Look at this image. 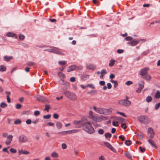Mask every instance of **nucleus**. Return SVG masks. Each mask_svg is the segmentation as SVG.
I'll list each match as a JSON object with an SVG mask.
<instances>
[{"label":"nucleus","mask_w":160,"mask_h":160,"mask_svg":"<svg viewBox=\"0 0 160 160\" xmlns=\"http://www.w3.org/2000/svg\"><path fill=\"white\" fill-rule=\"evenodd\" d=\"M22 107V105L20 104H17L16 105V108L17 109H20Z\"/></svg>","instance_id":"nucleus-53"},{"label":"nucleus","mask_w":160,"mask_h":160,"mask_svg":"<svg viewBox=\"0 0 160 160\" xmlns=\"http://www.w3.org/2000/svg\"><path fill=\"white\" fill-rule=\"evenodd\" d=\"M70 84L69 83H66L64 85L63 89L64 90H66L69 87Z\"/></svg>","instance_id":"nucleus-21"},{"label":"nucleus","mask_w":160,"mask_h":160,"mask_svg":"<svg viewBox=\"0 0 160 160\" xmlns=\"http://www.w3.org/2000/svg\"><path fill=\"white\" fill-rule=\"evenodd\" d=\"M58 134H62V135H65L67 134H69L68 131L60 132L58 133Z\"/></svg>","instance_id":"nucleus-37"},{"label":"nucleus","mask_w":160,"mask_h":160,"mask_svg":"<svg viewBox=\"0 0 160 160\" xmlns=\"http://www.w3.org/2000/svg\"><path fill=\"white\" fill-rule=\"evenodd\" d=\"M143 87L144 85H140L139 86V88H138V89L136 91V92L138 93L140 92Z\"/></svg>","instance_id":"nucleus-18"},{"label":"nucleus","mask_w":160,"mask_h":160,"mask_svg":"<svg viewBox=\"0 0 160 160\" xmlns=\"http://www.w3.org/2000/svg\"><path fill=\"white\" fill-rule=\"evenodd\" d=\"M24 38H25L24 36L23 35H22V34H20L19 36V38L20 39H21V40H22L24 39Z\"/></svg>","instance_id":"nucleus-49"},{"label":"nucleus","mask_w":160,"mask_h":160,"mask_svg":"<svg viewBox=\"0 0 160 160\" xmlns=\"http://www.w3.org/2000/svg\"><path fill=\"white\" fill-rule=\"evenodd\" d=\"M12 58V56L8 57L5 56L4 57V59L6 61H9Z\"/></svg>","instance_id":"nucleus-22"},{"label":"nucleus","mask_w":160,"mask_h":160,"mask_svg":"<svg viewBox=\"0 0 160 160\" xmlns=\"http://www.w3.org/2000/svg\"><path fill=\"white\" fill-rule=\"evenodd\" d=\"M118 122H113L112 123V125L114 126L118 127Z\"/></svg>","instance_id":"nucleus-60"},{"label":"nucleus","mask_w":160,"mask_h":160,"mask_svg":"<svg viewBox=\"0 0 160 160\" xmlns=\"http://www.w3.org/2000/svg\"><path fill=\"white\" fill-rule=\"evenodd\" d=\"M125 143L127 145L129 146L131 144V142L130 140H126Z\"/></svg>","instance_id":"nucleus-38"},{"label":"nucleus","mask_w":160,"mask_h":160,"mask_svg":"<svg viewBox=\"0 0 160 160\" xmlns=\"http://www.w3.org/2000/svg\"><path fill=\"white\" fill-rule=\"evenodd\" d=\"M98 132L99 134H102L104 133V131L102 129H100L98 130Z\"/></svg>","instance_id":"nucleus-45"},{"label":"nucleus","mask_w":160,"mask_h":160,"mask_svg":"<svg viewBox=\"0 0 160 160\" xmlns=\"http://www.w3.org/2000/svg\"><path fill=\"white\" fill-rule=\"evenodd\" d=\"M58 75L60 78H61V80L63 81L65 77L64 74L61 72H59L58 73Z\"/></svg>","instance_id":"nucleus-20"},{"label":"nucleus","mask_w":160,"mask_h":160,"mask_svg":"<svg viewBox=\"0 0 160 160\" xmlns=\"http://www.w3.org/2000/svg\"><path fill=\"white\" fill-rule=\"evenodd\" d=\"M40 114V112L39 111H36L34 112V115L35 116H37L39 115Z\"/></svg>","instance_id":"nucleus-52"},{"label":"nucleus","mask_w":160,"mask_h":160,"mask_svg":"<svg viewBox=\"0 0 160 160\" xmlns=\"http://www.w3.org/2000/svg\"><path fill=\"white\" fill-rule=\"evenodd\" d=\"M132 84V82L131 81H129L125 82V84L127 86H129Z\"/></svg>","instance_id":"nucleus-46"},{"label":"nucleus","mask_w":160,"mask_h":160,"mask_svg":"<svg viewBox=\"0 0 160 160\" xmlns=\"http://www.w3.org/2000/svg\"><path fill=\"white\" fill-rule=\"evenodd\" d=\"M107 117L103 116H101L100 117H99L97 116L94 115L91 119L96 122H101L102 119H107Z\"/></svg>","instance_id":"nucleus-5"},{"label":"nucleus","mask_w":160,"mask_h":160,"mask_svg":"<svg viewBox=\"0 0 160 160\" xmlns=\"http://www.w3.org/2000/svg\"><path fill=\"white\" fill-rule=\"evenodd\" d=\"M64 94L67 98L71 100H75L76 99V95L70 92H64Z\"/></svg>","instance_id":"nucleus-4"},{"label":"nucleus","mask_w":160,"mask_h":160,"mask_svg":"<svg viewBox=\"0 0 160 160\" xmlns=\"http://www.w3.org/2000/svg\"><path fill=\"white\" fill-rule=\"evenodd\" d=\"M32 121L31 120L28 119L26 121V123L27 124H29L31 123Z\"/></svg>","instance_id":"nucleus-63"},{"label":"nucleus","mask_w":160,"mask_h":160,"mask_svg":"<svg viewBox=\"0 0 160 160\" xmlns=\"http://www.w3.org/2000/svg\"><path fill=\"white\" fill-rule=\"evenodd\" d=\"M107 73V71L105 69H102L100 72L101 75L100 76V78L102 79L103 78V77L105 74Z\"/></svg>","instance_id":"nucleus-15"},{"label":"nucleus","mask_w":160,"mask_h":160,"mask_svg":"<svg viewBox=\"0 0 160 160\" xmlns=\"http://www.w3.org/2000/svg\"><path fill=\"white\" fill-rule=\"evenodd\" d=\"M53 49L52 50V52L57 54H62V52L60 49H59L57 48L53 47Z\"/></svg>","instance_id":"nucleus-12"},{"label":"nucleus","mask_w":160,"mask_h":160,"mask_svg":"<svg viewBox=\"0 0 160 160\" xmlns=\"http://www.w3.org/2000/svg\"><path fill=\"white\" fill-rule=\"evenodd\" d=\"M121 127L122 128H123L124 129H125L127 128V126L125 123H122L121 124Z\"/></svg>","instance_id":"nucleus-59"},{"label":"nucleus","mask_w":160,"mask_h":160,"mask_svg":"<svg viewBox=\"0 0 160 160\" xmlns=\"http://www.w3.org/2000/svg\"><path fill=\"white\" fill-rule=\"evenodd\" d=\"M73 123L76 125V128H80L82 126V123L81 121L75 120L73 122Z\"/></svg>","instance_id":"nucleus-9"},{"label":"nucleus","mask_w":160,"mask_h":160,"mask_svg":"<svg viewBox=\"0 0 160 160\" xmlns=\"http://www.w3.org/2000/svg\"><path fill=\"white\" fill-rule=\"evenodd\" d=\"M89 78V76L87 75H83L82 77V78L83 80H86L88 78Z\"/></svg>","instance_id":"nucleus-31"},{"label":"nucleus","mask_w":160,"mask_h":160,"mask_svg":"<svg viewBox=\"0 0 160 160\" xmlns=\"http://www.w3.org/2000/svg\"><path fill=\"white\" fill-rule=\"evenodd\" d=\"M93 109L96 112L106 115H109L112 113V111L110 110L100 108H96L95 106L93 107Z\"/></svg>","instance_id":"nucleus-2"},{"label":"nucleus","mask_w":160,"mask_h":160,"mask_svg":"<svg viewBox=\"0 0 160 160\" xmlns=\"http://www.w3.org/2000/svg\"><path fill=\"white\" fill-rule=\"evenodd\" d=\"M159 107H160V102L155 105V109L157 110Z\"/></svg>","instance_id":"nucleus-51"},{"label":"nucleus","mask_w":160,"mask_h":160,"mask_svg":"<svg viewBox=\"0 0 160 160\" xmlns=\"http://www.w3.org/2000/svg\"><path fill=\"white\" fill-rule=\"evenodd\" d=\"M111 82L114 84V87L116 88L118 86V83L116 81H114L112 79L111 80Z\"/></svg>","instance_id":"nucleus-26"},{"label":"nucleus","mask_w":160,"mask_h":160,"mask_svg":"<svg viewBox=\"0 0 160 160\" xmlns=\"http://www.w3.org/2000/svg\"><path fill=\"white\" fill-rule=\"evenodd\" d=\"M139 149L142 152H143L145 151V148H142L141 146H140L139 148Z\"/></svg>","instance_id":"nucleus-44"},{"label":"nucleus","mask_w":160,"mask_h":160,"mask_svg":"<svg viewBox=\"0 0 160 160\" xmlns=\"http://www.w3.org/2000/svg\"><path fill=\"white\" fill-rule=\"evenodd\" d=\"M125 155L128 158L130 159H132V157L129 152L125 153Z\"/></svg>","instance_id":"nucleus-25"},{"label":"nucleus","mask_w":160,"mask_h":160,"mask_svg":"<svg viewBox=\"0 0 160 160\" xmlns=\"http://www.w3.org/2000/svg\"><path fill=\"white\" fill-rule=\"evenodd\" d=\"M89 117L90 119H91L94 116L93 115V112L91 111H89Z\"/></svg>","instance_id":"nucleus-40"},{"label":"nucleus","mask_w":160,"mask_h":160,"mask_svg":"<svg viewBox=\"0 0 160 160\" xmlns=\"http://www.w3.org/2000/svg\"><path fill=\"white\" fill-rule=\"evenodd\" d=\"M88 86L92 89H94L95 88V86L94 85L92 84H88Z\"/></svg>","instance_id":"nucleus-62"},{"label":"nucleus","mask_w":160,"mask_h":160,"mask_svg":"<svg viewBox=\"0 0 160 160\" xmlns=\"http://www.w3.org/2000/svg\"><path fill=\"white\" fill-rule=\"evenodd\" d=\"M126 99H123L119 101L118 102L119 103L125 106H129L131 104V102L128 100V97H126Z\"/></svg>","instance_id":"nucleus-6"},{"label":"nucleus","mask_w":160,"mask_h":160,"mask_svg":"<svg viewBox=\"0 0 160 160\" xmlns=\"http://www.w3.org/2000/svg\"><path fill=\"white\" fill-rule=\"evenodd\" d=\"M149 143L152 145V146L155 148H157V146L156 145L155 142L151 139H149L148 140Z\"/></svg>","instance_id":"nucleus-14"},{"label":"nucleus","mask_w":160,"mask_h":160,"mask_svg":"<svg viewBox=\"0 0 160 160\" xmlns=\"http://www.w3.org/2000/svg\"><path fill=\"white\" fill-rule=\"evenodd\" d=\"M148 133H150L154 132L153 129L151 128H148Z\"/></svg>","instance_id":"nucleus-55"},{"label":"nucleus","mask_w":160,"mask_h":160,"mask_svg":"<svg viewBox=\"0 0 160 160\" xmlns=\"http://www.w3.org/2000/svg\"><path fill=\"white\" fill-rule=\"evenodd\" d=\"M62 148L63 149H65L67 148V145L66 144L63 143L62 145Z\"/></svg>","instance_id":"nucleus-58"},{"label":"nucleus","mask_w":160,"mask_h":160,"mask_svg":"<svg viewBox=\"0 0 160 160\" xmlns=\"http://www.w3.org/2000/svg\"><path fill=\"white\" fill-rule=\"evenodd\" d=\"M146 100L147 102H149L152 101V99L151 96H148L147 97Z\"/></svg>","instance_id":"nucleus-32"},{"label":"nucleus","mask_w":160,"mask_h":160,"mask_svg":"<svg viewBox=\"0 0 160 160\" xmlns=\"http://www.w3.org/2000/svg\"><path fill=\"white\" fill-rule=\"evenodd\" d=\"M99 160H105V158L103 156H101L99 158Z\"/></svg>","instance_id":"nucleus-64"},{"label":"nucleus","mask_w":160,"mask_h":160,"mask_svg":"<svg viewBox=\"0 0 160 160\" xmlns=\"http://www.w3.org/2000/svg\"><path fill=\"white\" fill-rule=\"evenodd\" d=\"M12 138L13 136L12 135H10L8 136L7 140L5 141V143L7 145L10 144L12 140Z\"/></svg>","instance_id":"nucleus-11"},{"label":"nucleus","mask_w":160,"mask_h":160,"mask_svg":"<svg viewBox=\"0 0 160 160\" xmlns=\"http://www.w3.org/2000/svg\"><path fill=\"white\" fill-rule=\"evenodd\" d=\"M104 143L105 145L111 151H115L114 148L109 143L107 142H104Z\"/></svg>","instance_id":"nucleus-13"},{"label":"nucleus","mask_w":160,"mask_h":160,"mask_svg":"<svg viewBox=\"0 0 160 160\" xmlns=\"http://www.w3.org/2000/svg\"><path fill=\"white\" fill-rule=\"evenodd\" d=\"M50 108V106L48 104H46L45 105V108L44 110L47 111V112L48 111L49 109Z\"/></svg>","instance_id":"nucleus-35"},{"label":"nucleus","mask_w":160,"mask_h":160,"mask_svg":"<svg viewBox=\"0 0 160 160\" xmlns=\"http://www.w3.org/2000/svg\"><path fill=\"white\" fill-rule=\"evenodd\" d=\"M7 106V104L6 103L4 102H1L0 105V107L2 108H4L5 107H6Z\"/></svg>","instance_id":"nucleus-27"},{"label":"nucleus","mask_w":160,"mask_h":160,"mask_svg":"<svg viewBox=\"0 0 160 160\" xmlns=\"http://www.w3.org/2000/svg\"><path fill=\"white\" fill-rule=\"evenodd\" d=\"M21 123V121L19 119H17L14 122V124H15L17 125V124H20Z\"/></svg>","instance_id":"nucleus-29"},{"label":"nucleus","mask_w":160,"mask_h":160,"mask_svg":"<svg viewBox=\"0 0 160 160\" xmlns=\"http://www.w3.org/2000/svg\"><path fill=\"white\" fill-rule=\"evenodd\" d=\"M58 63L60 65H63L65 64L66 62L64 61H59L58 62Z\"/></svg>","instance_id":"nucleus-54"},{"label":"nucleus","mask_w":160,"mask_h":160,"mask_svg":"<svg viewBox=\"0 0 160 160\" xmlns=\"http://www.w3.org/2000/svg\"><path fill=\"white\" fill-rule=\"evenodd\" d=\"M7 36L8 37H13L15 36V35L13 33L9 32L7 33Z\"/></svg>","instance_id":"nucleus-30"},{"label":"nucleus","mask_w":160,"mask_h":160,"mask_svg":"<svg viewBox=\"0 0 160 160\" xmlns=\"http://www.w3.org/2000/svg\"><path fill=\"white\" fill-rule=\"evenodd\" d=\"M87 68L90 69H93L94 68L93 66L91 64H89L87 65Z\"/></svg>","instance_id":"nucleus-43"},{"label":"nucleus","mask_w":160,"mask_h":160,"mask_svg":"<svg viewBox=\"0 0 160 160\" xmlns=\"http://www.w3.org/2000/svg\"><path fill=\"white\" fill-rule=\"evenodd\" d=\"M119 138L120 139H121L122 141H124L125 140V137L122 135H120L119 137Z\"/></svg>","instance_id":"nucleus-56"},{"label":"nucleus","mask_w":160,"mask_h":160,"mask_svg":"<svg viewBox=\"0 0 160 160\" xmlns=\"http://www.w3.org/2000/svg\"><path fill=\"white\" fill-rule=\"evenodd\" d=\"M18 142L21 143H23L27 142L28 141V137L24 135H20L18 138Z\"/></svg>","instance_id":"nucleus-7"},{"label":"nucleus","mask_w":160,"mask_h":160,"mask_svg":"<svg viewBox=\"0 0 160 160\" xmlns=\"http://www.w3.org/2000/svg\"><path fill=\"white\" fill-rule=\"evenodd\" d=\"M51 156L53 158H57L58 157V155L57 153L54 152L52 153Z\"/></svg>","instance_id":"nucleus-34"},{"label":"nucleus","mask_w":160,"mask_h":160,"mask_svg":"<svg viewBox=\"0 0 160 160\" xmlns=\"http://www.w3.org/2000/svg\"><path fill=\"white\" fill-rule=\"evenodd\" d=\"M139 42V40H136L135 39H133L132 41L128 42V44L132 46H134L137 45Z\"/></svg>","instance_id":"nucleus-10"},{"label":"nucleus","mask_w":160,"mask_h":160,"mask_svg":"<svg viewBox=\"0 0 160 160\" xmlns=\"http://www.w3.org/2000/svg\"><path fill=\"white\" fill-rule=\"evenodd\" d=\"M149 69L148 68H146L142 69L140 72V74L142 77L145 76L147 74L148 72Z\"/></svg>","instance_id":"nucleus-8"},{"label":"nucleus","mask_w":160,"mask_h":160,"mask_svg":"<svg viewBox=\"0 0 160 160\" xmlns=\"http://www.w3.org/2000/svg\"><path fill=\"white\" fill-rule=\"evenodd\" d=\"M56 126L58 129H60L62 128V125L61 123L59 122H57L56 123Z\"/></svg>","instance_id":"nucleus-19"},{"label":"nucleus","mask_w":160,"mask_h":160,"mask_svg":"<svg viewBox=\"0 0 160 160\" xmlns=\"http://www.w3.org/2000/svg\"><path fill=\"white\" fill-rule=\"evenodd\" d=\"M22 154H23L27 155L29 154V152L27 150H23L22 152Z\"/></svg>","instance_id":"nucleus-48"},{"label":"nucleus","mask_w":160,"mask_h":160,"mask_svg":"<svg viewBox=\"0 0 160 160\" xmlns=\"http://www.w3.org/2000/svg\"><path fill=\"white\" fill-rule=\"evenodd\" d=\"M51 115L50 114H48L46 115H44L43 116V118L45 119H49L51 117Z\"/></svg>","instance_id":"nucleus-42"},{"label":"nucleus","mask_w":160,"mask_h":160,"mask_svg":"<svg viewBox=\"0 0 160 160\" xmlns=\"http://www.w3.org/2000/svg\"><path fill=\"white\" fill-rule=\"evenodd\" d=\"M138 120L142 123L146 124L150 121V118L147 116H141L138 117Z\"/></svg>","instance_id":"nucleus-3"},{"label":"nucleus","mask_w":160,"mask_h":160,"mask_svg":"<svg viewBox=\"0 0 160 160\" xmlns=\"http://www.w3.org/2000/svg\"><path fill=\"white\" fill-rule=\"evenodd\" d=\"M155 97L156 98H160V92L157 90L155 95Z\"/></svg>","instance_id":"nucleus-23"},{"label":"nucleus","mask_w":160,"mask_h":160,"mask_svg":"<svg viewBox=\"0 0 160 160\" xmlns=\"http://www.w3.org/2000/svg\"><path fill=\"white\" fill-rule=\"evenodd\" d=\"M142 78L145 80L148 81H150L151 78L150 75L148 74L143 76Z\"/></svg>","instance_id":"nucleus-16"},{"label":"nucleus","mask_w":160,"mask_h":160,"mask_svg":"<svg viewBox=\"0 0 160 160\" xmlns=\"http://www.w3.org/2000/svg\"><path fill=\"white\" fill-rule=\"evenodd\" d=\"M10 151L11 152L13 153H15L17 152L16 150L13 148H11L10 150Z\"/></svg>","instance_id":"nucleus-50"},{"label":"nucleus","mask_w":160,"mask_h":160,"mask_svg":"<svg viewBox=\"0 0 160 160\" xmlns=\"http://www.w3.org/2000/svg\"><path fill=\"white\" fill-rule=\"evenodd\" d=\"M79 130H78L77 129H74L71 130H69L68 131V132L69 134L74 133L78 132Z\"/></svg>","instance_id":"nucleus-24"},{"label":"nucleus","mask_w":160,"mask_h":160,"mask_svg":"<svg viewBox=\"0 0 160 160\" xmlns=\"http://www.w3.org/2000/svg\"><path fill=\"white\" fill-rule=\"evenodd\" d=\"M115 61L113 59L111 60L109 63V65L110 66H112L114 64Z\"/></svg>","instance_id":"nucleus-33"},{"label":"nucleus","mask_w":160,"mask_h":160,"mask_svg":"<svg viewBox=\"0 0 160 160\" xmlns=\"http://www.w3.org/2000/svg\"><path fill=\"white\" fill-rule=\"evenodd\" d=\"M105 137L106 138H110L111 137L112 135L109 133H107L105 134Z\"/></svg>","instance_id":"nucleus-36"},{"label":"nucleus","mask_w":160,"mask_h":160,"mask_svg":"<svg viewBox=\"0 0 160 160\" xmlns=\"http://www.w3.org/2000/svg\"><path fill=\"white\" fill-rule=\"evenodd\" d=\"M76 67L75 65H71L68 67V69L67 70V72H70L76 69Z\"/></svg>","instance_id":"nucleus-17"},{"label":"nucleus","mask_w":160,"mask_h":160,"mask_svg":"<svg viewBox=\"0 0 160 160\" xmlns=\"http://www.w3.org/2000/svg\"><path fill=\"white\" fill-rule=\"evenodd\" d=\"M118 120L119 122H124L125 121V119H124L120 117H119L118 118Z\"/></svg>","instance_id":"nucleus-39"},{"label":"nucleus","mask_w":160,"mask_h":160,"mask_svg":"<svg viewBox=\"0 0 160 160\" xmlns=\"http://www.w3.org/2000/svg\"><path fill=\"white\" fill-rule=\"evenodd\" d=\"M132 37L130 36H128L126 37L125 38V39L127 41H129L132 40Z\"/></svg>","instance_id":"nucleus-41"},{"label":"nucleus","mask_w":160,"mask_h":160,"mask_svg":"<svg viewBox=\"0 0 160 160\" xmlns=\"http://www.w3.org/2000/svg\"><path fill=\"white\" fill-rule=\"evenodd\" d=\"M99 84L101 86H104L105 84V82L104 81H100L99 82Z\"/></svg>","instance_id":"nucleus-61"},{"label":"nucleus","mask_w":160,"mask_h":160,"mask_svg":"<svg viewBox=\"0 0 160 160\" xmlns=\"http://www.w3.org/2000/svg\"><path fill=\"white\" fill-rule=\"evenodd\" d=\"M6 69V68L3 65H1L0 68V71L1 72L5 71Z\"/></svg>","instance_id":"nucleus-28"},{"label":"nucleus","mask_w":160,"mask_h":160,"mask_svg":"<svg viewBox=\"0 0 160 160\" xmlns=\"http://www.w3.org/2000/svg\"><path fill=\"white\" fill-rule=\"evenodd\" d=\"M53 118L56 119H58L59 117L57 113L54 114H53Z\"/></svg>","instance_id":"nucleus-57"},{"label":"nucleus","mask_w":160,"mask_h":160,"mask_svg":"<svg viewBox=\"0 0 160 160\" xmlns=\"http://www.w3.org/2000/svg\"><path fill=\"white\" fill-rule=\"evenodd\" d=\"M150 135L149 136V138L151 139H152L154 136V133L153 132H151V133H150Z\"/></svg>","instance_id":"nucleus-47"},{"label":"nucleus","mask_w":160,"mask_h":160,"mask_svg":"<svg viewBox=\"0 0 160 160\" xmlns=\"http://www.w3.org/2000/svg\"><path fill=\"white\" fill-rule=\"evenodd\" d=\"M83 129L85 131L90 134L93 133L94 132V129L92 126L91 124L88 122H83L82 124Z\"/></svg>","instance_id":"nucleus-1"}]
</instances>
